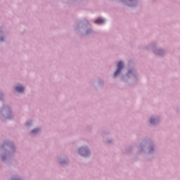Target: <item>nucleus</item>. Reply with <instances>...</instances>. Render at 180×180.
Masks as SVG:
<instances>
[{"mask_svg": "<svg viewBox=\"0 0 180 180\" xmlns=\"http://www.w3.org/2000/svg\"><path fill=\"white\" fill-rule=\"evenodd\" d=\"M122 68H123V63L119 62L117 64V70L114 73V77H117V75L120 74Z\"/></svg>", "mask_w": 180, "mask_h": 180, "instance_id": "obj_1", "label": "nucleus"}, {"mask_svg": "<svg viewBox=\"0 0 180 180\" xmlns=\"http://www.w3.org/2000/svg\"><path fill=\"white\" fill-rule=\"evenodd\" d=\"M15 91H17V92H23V91H25V87L18 85L15 87Z\"/></svg>", "mask_w": 180, "mask_h": 180, "instance_id": "obj_2", "label": "nucleus"}, {"mask_svg": "<svg viewBox=\"0 0 180 180\" xmlns=\"http://www.w3.org/2000/svg\"><path fill=\"white\" fill-rule=\"evenodd\" d=\"M94 22L95 23H98L99 25H102L105 23V20L103 18H98Z\"/></svg>", "mask_w": 180, "mask_h": 180, "instance_id": "obj_3", "label": "nucleus"}, {"mask_svg": "<svg viewBox=\"0 0 180 180\" xmlns=\"http://www.w3.org/2000/svg\"><path fill=\"white\" fill-rule=\"evenodd\" d=\"M38 131H39V129H35L32 131V133H33L34 134H36V133H38Z\"/></svg>", "mask_w": 180, "mask_h": 180, "instance_id": "obj_4", "label": "nucleus"}, {"mask_svg": "<svg viewBox=\"0 0 180 180\" xmlns=\"http://www.w3.org/2000/svg\"><path fill=\"white\" fill-rule=\"evenodd\" d=\"M154 122H155V120L154 118H150V122L152 123V124H153Z\"/></svg>", "mask_w": 180, "mask_h": 180, "instance_id": "obj_5", "label": "nucleus"}, {"mask_svg": "<svg viewBox=\"0 0 180 180\" xmlns=\"http://www.w3.org/2000/svg\"><path fill=\"white\" fill-rule=\"evenodd\" d=\"M84 150H85V149H84V148H80L79 150V153H82V151H84Z\"/></svg>", "mask_w": 180, "mask_h": 180, "instance_id": "obj_6", "label": "nucleus"}, {"mask_svg": "<svg viewBox=\"0 0 180 180\" xmlns=\"http://www.w3.org/2000/svg\"><path fill=\"white\" fill-rule=\"evenodd\" d=\"M86 154H89V151L86 150Z\"/></svg>", "mask_w": 180, "mask_h": 180, "instance_id": "obj_7", "label": "nucleus"}, {"mask_svg": "<svg viewBox=\"0 0 180 180\" xmlns=\"http://www.w3.org/2000/svg\"><path fill=\"white\" fill-rule=\"evenodd\" d=\"M83 155H86V154H85V153H83Z\"/></svg>", "mask_w": 180, "mask_h": 180, "instance_id": "obj_8", "label": "nucleus"}, {"mask_svg": "<svg viewBox=\"0 0 180 180\" xmlns=\"http://www.w3.org/2000/svg\"><path fill=\"white\" fill-rule=\"evenodd\" d=\"M1 41L4 40L2 38L1 39Z\"/></svg>", "mask_w": 180, "mask_h": 180, "instance_id": "obj_9", "label": "nucleus"}]
</instances>
